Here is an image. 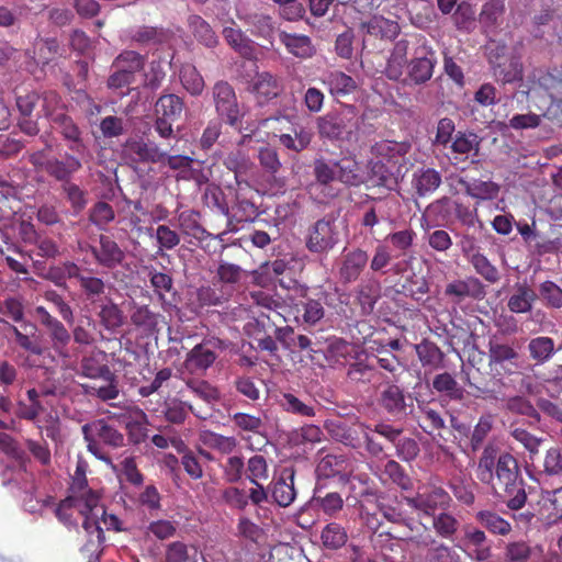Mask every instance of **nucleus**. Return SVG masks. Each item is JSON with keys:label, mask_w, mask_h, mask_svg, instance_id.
Listing matches in <instances>:
<instances>
[{"label": "nucleus", "mask_w": 562, "mask_h": 562, "mask_svg": "<svg viewBox=\"0 0 562 562\" xmlns=\"http://www.w3.org/2000/svg\"><path fill=\"white\" fill-rule=\"evenodd\" d=\"M37 327L25 319V308L21 299L7 296L0 301V334L13 340L21 349L42 356L45 348L36 337Z\"/></svg>", "instance_id": "obj_1"}, {"label": "nucleus", "mask_w": 562, "mask_h": 562, "mask_svg": "<svg viewBox=\"0 0 562 562\" xmlns=\"http://www.w3.org/2000/svg\"><path fill=\"white\" fill-rule=\"evenodd\" d=\"M494 494L499 497L509 509L518 510L527 502L525 482L520 474L517 459L503 452L498 456L496 470L493 474V481L487 482Z\"/></svg>", "instance_id": "obj_2"}, {"label": "nucleus", "mask_w": 562, "mask_h": 562, "mask_svg": "<svg viewBox=\"0 0 562 562\" xmlns=\"http://www.w3.org/2000/svg\"><path fill=\"white\" fill-rule=\"evenodd\" d=\"M521 94L539 111L549 110L553 103L562 101V77L543 69H533L519 83L516 95Z\"/></svg>", "instance_id": "obj_3"}, {"label": "nucleus", "mask_w": 562, "mask_h": 562, "mask_svg": "<svg viewBox=\"0 0 562 562\" xmlns=\"http://www.w3.org/2000/svg\"><path fill=\"white\" fill-rule=\"evenodd\" d=\"M374 143L372 151L381 159L370 162V170L366 179L367 189H385L394 190L397 187V177L393 170L386 166L384 160L395 167L400 164V159L407 153L408 143Z\"/></svg>", "instance_id": "obj_4"}, {"label": "nucleus", "mask_w": 562, "mask_h": 562, "mask_svg": "<svg viewBox=\"0 0 562 562\" xmlns=\"http://www.w3.org/2000/svg\"><path fill=\"white\" fill-rule=\"evenodd\" d=\"M487 347L488 368L494 376L503 379L522 369L524 359L517 340L509 344L494 337L490 339Z\"/></svg>", "instance_id": "obj_5"}, {"label": "nucleus", "mask_w": 562, "mask_h": 562, "mask_svg": "<svg viewBox=\"0 0 562 562\" xmlns=\"http://www.w3.org/2000/svg\"><path fill=\"white\" fill-rule=\"evenodd\" d=\"M83 439L87 442V449L90 453L100 460H105L101 443L112 448H119L124 445V436L104 419H94L81 427Z\"/></svg>", "instance_id": "obj_6"}, {"label": "nucleus", "mask_w": 562, "mask_h": 562, "mask_svg": "<svg viewBox=\"0 0 562 562\" xmlns=\"http://www.w3.org/2000/svg\"><path fill=\"white\" fill-rule=\"evenodd\" d=\"M226 348L225 342L216 337L204 338L187 352L183 369L191 375L203 376L215 363L220 352Z\"/></svg>", "instance_id": "obj_7"}, {"label": "nucleus", "mask_w": 562, "mask_h": 562, "mask_svg": "<svg viewBox=\"0 0 562 562\" xmlns=\"http://www.w3.org/2000/svg\"><path fill=\"white\" fill-rule=\"evenodd\" d=\"M29 160L36 170L45 171L63 183L69 181L71 176L81 168V162L74 156H66L63 159L54 157L49 145L42 150L32 153Z\"/></svg>", "instance_id": "obj_8"}, {"label": "nucleus", "mask_w": 562, "mask_h": 562, "mask_svg": "<svg viewBox=\"0 0 562 562\" xmlns=\"http://www.w3.org/2000/svg\"><path fill=\"white\" fill-rule=\"evenodd\" d=\"M71 499V508L83 517L82 527L90 535H95L99 543L104 541V533L100 526L99 514H104V506L100 504L99 492H89L88 495H68Z\"/></svg>", "instance_id": "obj_9"}, {"label": "nucleus", "mask_w": 562, "mask_h": 562, "mask_svg": "<svg viewBox=\"0 0 562 562\" xmlns=\"http://www.w3.org/2000/svg\"><path fill=\"white\" fill-rule=\"evenodd\" d=\"M338 243L339 231L336 220L330 215L317 220L307 228L305 247L312 254H328Z\"/></svg>", "instance_id": "obj_10"}, {"label": "nucleus", "mask_w": 562, "mask_h": 562, "mask_svg": "<svg viewBox=\"0 0 562 562\" xmlns=\"http://www.w3.org/2000/svg\"><path fill=\"white\" fill-rule=\"evenodd\" d=\"M184 110L183 100L176 94H164L156 102V112L158 114L154 125L148 127V133L144 135L154 136V130L157 136L161 138H169L172 135V124L181 117Z\"/></svg>", "instance_id": "obj_11"}, {"label": "nucleus", "mask_w": 562, "mask_h": 562, "mask_svg": "<svg viewBox=\"0 0 562 562\" xmlns=\"http://www.w3.org/2000/svg\"><path fill=\"white\" fill-rule=\"evenodd\" d=\"M307 292V288L295 285L290 290L286 300L289 301V306L296 313V319L301 316L303 323L315 325L325 315L323 299L310 297Z\"/></svg>", "instance_id": "obj_12"}, {"label": "nucleus", "mask_w": 562, "mask_h": 562, "mask_svg": "<svg viewBox=\"0 0 562 562\" xmlns=\"http://www.w3.org/2000/svg\"><path fill=\"white\" fill-rule=\"evenodd\" d=\"M314 181L308 184V193L319 203H327L339 194L336 169L322 159L314 162Z\"/></svg>", "instance_id": "obj_13"}, {"label": "nucleus", "mask_w": 562, "mask_h": 562, "mask_svg": "<svg viewBox=\"0 0 562 562\" xmlns=\"http://www.w3.org/2000/svg\"><path fill=\"white\" fill-rule=\"evenodd\" d=\"M35 315L48 337L52 349L61 358H67L71 334L65 324L53 316L44 306L35 307Z\"/></svg>", "instance_id": "obj_14"}, {"label": "nucleus", "mask_w": 562, "mask_h": 562, "mask_svg": "<svg viewBox=\"0 0 562 562\" xmlns=\"http://www.w3.org/2000/svg\"><path fill=\"white\" fill-rule=\"evenodd\" d=\"M212 98L218 116L225 117L229 127L238 130L241 113L232 85L225 80L216 81L212 87Z\"/></svg>", "instance_id": "obj_15"}, {"label": "nucleus", "mask_w": 562, "mask_h": 562, "mask_svg": "<svg viewBox=\"0 0 562 562\" xmlns=\"http://www.w3.org/2000/svg\"><path fill=\"white\" fill-rule=\"evenodd\" d=\"M369 262V254L360 247L345 248L336 262V277L342 285L359 280Z\"/></svg>", "instance_id": "obj_16"}, {"label": "nucleus", "mask_w": 562, "mask_h": 562, "mask_svg": "<svg viewBox=\"0 0 562 562\" xmlns=\"http://www.w3.org/2000/svg\"><path fill=\"white\" fill-rule=\"evenodd\" d=\"M406 504L423 513L425 516H434L437 510H447L450 508L452 498L450 494L441 486H429L424 492H418L413 497L404 498Z\"/></svg>", "instance_id": "obj_17"}, {"label": "nucleus", "mask_w": 562, "mask_h": 562, "mask_svg": "<svg viewBox=\"0 0 562 562\" xmlns=\"http://www.w3.org/2000/svg\"><path fill=\"white\" fill-rule=\"evenodd\" d=\"M414 38L417 44H420V52H416L420 56L413 58L407 64L408 78L415 85H423L431 79L437 59L431 47L426 45L425 36L416 35Z\"/></svg>", "instance_id": "obj_18"}, {"label": "nucleus", "mask_w": 562, "mask_h": 562, "mask_svg": "<svg viewBox=\"0 0 562 562\" xmlns=\"http://www.w3.org/2000/svg\"><path fill=\"white\" fill-rule=\"evenodd\" d=\"M516 226L528 251L533 255L544 256L555 254L562 246L560 238L551 239L546 234L537 231L535 222H532L531 225L518 222Z\"/></svg>", "instance_id": "obj_19"}, {"label": "nucleus", "mask_w": 562, "mask_h": 562, "mask_svg": "<svg viewBox=\"0 0 562 562\" xmlns=\"http://www.w3.org/2000/svg\"><path fill=\"white\" fill-rule=\"evenodd\" d=\"M258 132L267 138H279V140H304L302 131L286 115H279L262 120L258 125Z\"/></svg>", "instance_id": "obj_20"}, {"label": "nucleus", "mask_w": 562, "mask_h": 562, "mask_svg": "<svg viewBox=\"0 0 562 562\" xmlns=\"http://www.w3.org/2000/svg\"><path fill=\"white\" fill-rule=\"evenodd\" d=\"M90 251L101 267L114 269L125 260V252L120 245L110 236L101 234L99 245L90 246Z\"/></svg>", "instance_id": "obj_21"}, {"label": "nucleus", "mask_w": 562, "mask_h": 562, "mask_svg": "<svg viewBox=\"0 0 562 562\" xmlns=\"http://www.w3.org/2000/svg\"><path fill=\"white\" fill-rule=\"evenodd\" d=\"M485 294L483 283L475 277L453 280L445 288V295L456 304L463 302L468 297L482 300Z\"/></svg>", "instance_id": "obj_22"}, {"label": "nucleus", "mask_w": 562, "mask_h": 562, "mask_svg": "<svg viewBox=\"0 0 562 562\" xmlns=\"http://www.w3.org/2000/svg\"><path fill=\"white\" fill-rule=\"evenodd\" d=\"M130 312L132 325L145 336L150 337L159 331V323L162 319V316L153 311L149 305L139 304L133 301L131 303Z\"/></svg>", "instance_id": "obj_23"}, {"label": "nucleus", "mask_w": 562, "mask_h": 562, "mask_svg": "<svg viewBox=\"0 0 562 562\" xmlns=\"http://www.w3.org/2000/svg\"><path fill=\"white\" fill-rule=\"evenodd\" d=\"M294 475L295 472L292 468H285L270 485L271 496L281 507L290 506L296 497Z\"/></svg>", "instance_id": "obj_24"}, {"label": "nucleus", "mask_w": 562, "mask_h": 562, "mask_svg": "<svg viewBox=\"0 0 562 562\" xmlns=\"http://www.w3.org/2000/svg\"><path fill=\"white\" fill-rule=\"evenodd\" d=\"M222 35L226 44L241 57L247 59L256 58L257 49L255 42L237 26L235 21L232 20L229 25L224 26Z\"/></svg>", "instance_id": "obj_25"}, {"label": "nucleus", "mask_w": 562, "mask_h": 562, "mask_svg": "<svg viewBox=\"0 0 562 562\" xmlns=\"http://www.w3.org/2000/svg\"><path fill=\"white\" fill-rule=\"evenodd\" d=\"M418 542L419 548L427 549V562H462L460 554L451 546L434 535H425Z\"/></svg>", "instance_id": "obj_26"}, {"label": "nucleus", "mask_w": 562, "mask_h": 562, "mask_svg": "<svg viewBox=\"0 0 562 562\" xmlns=\"http://www.w3.org/2000/svg\"><path fill=\"white\" fill-rule=\"evenodd\" d=\"M281 409L290 415L301 418H313L316 416V403L310 397H300L294 393H281L278 398Z\"/></svg>", "instance_id": "obj_27"}, {"label": "nucleus", "mask_w": 562, "mask_h": 562, "mask_svg": "<svg viewBox=\"0 0 562 562\" xmlns=\"http://www.w3.org/2000/svg\"><path fill=\"white\" fill-rule=\"evenodd\" d=\"M282 90L281 80L268 71L257 74L250 87V91L261 104L277 98Z\"/></svg>", "instance_id": "obj_28"}, {"label": "nucleus", "mask_w": 562, "mask_h": 562, "mask_svg": "<svg viewBox=\"0 0 562 562\" xmlns=\"http://www.w3.org/2000/svg\"><path fill=\"white\" fill-rule=\"evenodd\" d=\"M201 214L194 210H184L177 214L178 227L181 234L198 240L199 243L215 236L207 232L200 222Z\"/></svg>", "instance_id": "obj_29"}, {"label": "nucleus", "mask_w": 562, "mask_h": 562, "mask_svg": "<svg viewBox=\"0 0 562 562\" xmlns=\"http://www.w3.org/2000/svg\"><path fill=\"white\" fill-rule=\"evenodd\" d=\"M468 195L476 200V206L482 201H493L497 199L501 192V186L491 179L483 180L476 178H467L460 181Z\"/></svg>", "instance_id": "obj_30"}, {"label": "nucleus", "mask_w": 562, "mask_h": 562, "mask_svg": "<svg viewBox=\"0 0 562 562\" xmlns=\"http://www.w3.org/2000/svg\"><path fill=\"white\" fill-rule=\"evenodd\" d=\"M538 295L526 282H517L507 300V307L515 314L530 313Z\"/></svg>", "instance_id": "obj_31"}, {"label": "nucleus", "mask_w": 562, "mask_h": 562, "mask_svg": "<svg viewBox=\"0 0 562 562\" xmlns=\"http://www.w3.org/2000/svg\"><path fill=\"white\" fill-rule=\"evenodd\" d=\"M490 63L492 65L494 76L504 85L516 81H520L521 83L525 81L522 80L524 65L520 57L510 56L508 58H504L502 61H496L491 58Z\"/></svg>", "instance_id": "obj_32"}, {"label": "nucleus", "mask_w": 562, "mask_h": 562, "mask_svg": "<svg viewBox=\"0 0 562 562\" xmlns=\"http://www.w3.org/2000/svg\"><path fill=\"white\" fill-rule=\"evenodd\" d=\"M233 213L228 212L226 217V228L218 233L225 234L231 231L237 229L236 225L239 223L254 222L259 215L257 205L248 199L237 198L236 204L232 209Z\"/></svg>", "instance_id": "obj_33"}, {"label": "nucleus", "mask_w": 562, "mask_h": 562, "mask_svg": "<svg viewBox=\"0 0 562 562\" xmlns=\"http://www.w3.org/2000/svg\"><path fill=\"white\" fill-rule=\"evenodd\" d=\"M379 404L393 416L405 414L406 403L403 389L396 382H387L385 389L380 394Z\"/></svg>", "instance_id": "obj_34"}, {"label": "nucleus", "mask_w": 562, "mask_h": 562, "mask_svg": "<svg viewBox=\"0 0 562 562\" xmlns=\"http://www.w3.org/2000/svg\"><path fill=\"white\" fill-rule=\"evenodd\" d=\"M244 270L240 266L221 260L214 280L222 285L223 293L231 296L240 283Z\"/></svg>", "instance_id": "obj_35"}, {"label": "nucleus", "mask_w": 562, "mask_h": 562, "mask_svg": "<svg viewBox=\"0 0 562 562\" xmlns=\"http://www.w3.org/2000/svg\"><path fill=\"white\" fill-rule=\"evenodd\" d=\"M415 352L423 368H428L431 371L443 368L446 355L434 341L423 339L415 345Z\"/></svg>", "instance_id": "obj_36"}, {"label": "nucleus", "mask_w": 562, "mask_h": 562, "mask_svg": "<svg viewBox=\"0 0 562 562\" xmlns=\"http://www.w3.org/2000/svg\"><path fill=\"white\" fill-rule=\"evenodd\" d=\"M431 517V527L435 537L453 541L460 529V520L456 515L447 510H441Z\"/></svg>", "instance_id": "obj_37"}, {"label": "nucleus", "mask_w": 562, "mask_h": 562, "mask_svg": "<svg viewBox=\"0 0 562 562\" xmlns=\"http://www.w3.org/2000/svg\"><path fill=\"white\" fill-rule=\"evenodd\" d=\"M279 40L286 50L299 58H310L315 54V47L311 38L303 34H291L285 31L279 32Z\"/></svg>", "instance_id": "obj_38"}, {"label": "nucleus", "mask_w": 562, "mask_h": 562, "mask_svg": "<svg viewBox=\"0 0 562 562\" xmlns=\"http://www.w3.org/2000/svg\"><path fill=\"white\" fill-rule=\"evenodd\" d=\"M97 316L100 325L109 331H115L125 323L123 310L110 297L99 305Z\"/></svg>", "instance_id": "obj_39"}, {"label": "nucleus", "mask_w": 562, "mask_h": 562, "mask_svg": "<svg viewBox=\"0 0 562 562\" xmlns=\"http://www.w3.org/2000/svg\"><path fill=\"white\" fill-rule=\"evenodd\" d=\"M361 30L369 35L394 40L400 34L401 26L396 21L383 15H373L369 21L361 23Z\"/></svg>", "instance_id": "obj_40"}, {"label": "nucleus", "mask_w": 562, "mask_h": 562, "mask_svg": "<svg viewBox=\"0 0 562 562\" xmlns=\"http://www.w3.org/2000/svg\"><path fill=\"white\" fill-rule=\"evenodd\" d=\"M246 23L250 26V33L268 43V47H273L274 35L278 32L272 16L262 13L249 15Z\"/></svg>", "instance_id": "obj_41"}, {"label": "nucleus", "mask_w": 562, "mask_h": 562, "mask_svg": "<svg viewBox=\"0 0 562 562\" xmlns=\"http://www.w3.org/2000/svg\"><path fill=\"white\" fill-rule=\"evenodd\" d=\"M347 376L356 383H370L374 386L381 384L382 373L373 363L367 360H358L351 363L347 370Z\"/></svg>", "instance_id": "obj_42"}, {"label": "nucleus", "mask_w": 562, "mask_h": 562, "mask_svg": "<svg viewBox=\"0 0 562 562\" xmlns=\"http://www.w3.org/2000/svg\"><path fill=\"white\" fill-rule=\"evenodd\" d=\"M313 502L328 517H337L344 508L342 496L337 492H325L322 486L314 490Z\"/></svg>", "instance_id": "obj_43"}, {"label": "nucleus", "mask_w": 562, "mask_h": 562, "mask_svg": "<svg viewBox=\"0 0 562 562\" xmlns=\"http://www.w3.org/2000/svg\"><path fill=\"white\" fill-rule=\"evenodd\" d=\"M199 441L204 447L215 450L221 454H231L238 447V440L236 437L224 436L209 429L200 431Z\"/></svg>", "instance_id": "obj_44"}, {"label": "nucleus", "mask_w": 562, "mask_h": 562, "mask_svg": "<svg viewBox=\"0 0 562 562\" xmlns=\"http://www.w3.org/2000/svg\"><path fill=\"white\" fill-rule=\"evenodd\" d=\"M380 282L374 279L361 280L357 285L356 299L361 306L362 314H370L380 296Z\"/></svg>", "instance_id": "obj_45"}, {"label": "nucleus", "mask_w": 562, "mask_h": 562, "mask_svg": "<svg viewBox=\"0 0 562 562\" xmlns=\"http://www.w3.org/2000/svg\"><path fill=\"white\" fill-rule=\"evenodd\" d=\"M146 56L135 50L125 49L121 52L113 60L112 68L125 70L126 74L135 81L138 72L144 70Z\"/></svg>", "instance_id": "obj_46"}, {"label": "nucleus", "mask_w": 562, "mask_h": 562, "mask_svg": "<svg viewBox=\"0 0 562 562\" xmlns=\"http://www.w3.org/2000/svg\"><path fill=\"white\" fill-rule=\"evenodd\" d=\"M453 202L449 198H442L430 203L424 213V218L428 222V225L440 226L448 223L453 213Z\"/></svg>", "instance_id": "obj_47"}, {"label": "nucleus", "mask_w": 562, "mask_h": 562, "mask_svg": "<svg viewBox=\"0 0 562 562\" xmlns=\"http://www.w3.org/2000/svg\"><path fill=\"white\" fill-rule=\"evenodd\" d=\"M498 459V448L494 443H488L483 448L477 462L476 476L486 484L493 481V474L496 470Z\"/></svg>", "instance_id": "obj_48"}, {"label": "nucleus", "mask_w": 562, "mask_h": 562, "mask_svg": "<svg viewBox=\"0 0 562 562\" xmlns=\"http://www.w3.org/2000/svg\"><path fill=\"white\" fill-rule=\"evenodd\" d=\"M188 26L199 43L206 47L218 44V37L212 26L200 15L192 14L188 18Z\"/></svg>", "instance_id": "obj_49"}, {"label": "nucleus", "mask_w": 562, "mask_h": 562, "mask_svg": "<svg viewBox=\"0 0 562 562\" xmlns=\"http://www.w3.org/2000/svg\"><path fill=\"white\" fill-rule=\"evenodd\" d=\"M324 428L331 439L345 446L356 448L358 445L357 432L353 428L349 427L345 422L339 419H327L324 423Z\"/></svg>", "instance_id": "obj_50"}, {"label": "nucleus", "mask_w": 562, "mask_h": 562, "mask_svg": "<svg viewBox=\"0 0 562 562\" xmlns=\"http://www.w3.org/2000/svg\"><path fill=\"white\" fill-rule=\"evenodd\" d=\"M509 435L528 451L530 459L538 454L540 446L543 442V438L531 434L524 427V424L518 422H514L509 425Z\"/></svg>", "instance_id": "obj_51"}, {"label": "nucleus", "mask_w": 562, "mask_h": 562, "mask_svg": "<svg viewBox=\"0 0 562 562\" xmlns=\"http://www.w3.org/2000/svg\"><path fill=\"white\" fill-rule=\"evenodd\" d=\"M64 49L60 47L57 38L41 37L34 43V58L37 64L47 65L61 56Z\"/></svg>", "instance_id": "obj_52"}, {"label": "nucleus", "mask_w": 562, "mask_h": 562, "mask_svg": "<svg viewBox=\"0 0 562 562\" xmlns=\"http://www.w3.org/2000/svg\"><path fill=\"white\" fill-rule=\"evenodd\" d=\"M533 555V547L522 539L508 541L503 548L504 562H530Z\"/></svg>", "instance_id": "obj_53"}, {"label": "nucleus", "mask_w": 562, "mask_h": 562, "mask_svg": "<svg viewBox=\"0 0 562 562\" xmlns=\"http://www.w3.org/2000/svg\"><path fill=\"white\" fill-rule=\"evenodd\" d=\"M318 131L323 138L340 140L347 132L345 119L337 114H327L318 120Z\"/></svg>", "instance_id": "obj_54"}, {"label": "nucleus", "mask_w": 562, "mask_h": 562, "mask_svg": "<svg viewBox=\"0 0 562 562\" xmlns=\"http://www.w3.org/2000/svg\"><path fill=\"white\" fill-rule=\"evenodd\" d=\"M324 83L335 97L350 94L357 89L355 79L339 70L330 71L324 79Z\"/></svg>", "instance_id": "obj_55"}, {"label": "nucleus", "mask_w": 562, "mask_h": 562, "mask_svg": "<svg viewBox=\"0 0 562 562\" xmlns=\"http://www.w3.org/2000/svg\"><path fill=\"white\" fill-rule=\"evenodd\" d=\"M79 289L86 300L97 303L105 294L106 283L102 278L95 277L91 270H87L78 283Z\"/></svg>", "instance_id": "obj_56"}, {"label": "nucleus", "mask_w": 562, "mask_h": 562, "mask_svg": "<svg viewBox=\"0 0 562 562\" xmlns=\"http://www.w3.org/2000/svg\"><path fill=\"white\" fill-rule=\"evenodd\" d=\"M348 459L344 453H327L321 458L316 465V473L322 477H333L342 473L347 468Z\"/></svg>", "instance_id": "obj_57"}, {"label": "nucleus", "mask_w": 562, "mask_h": 562, "mask_svg": "<svg viewBox=\"0 0 562 562\" xmlns=\"http://www.w3.org/2000/svg\"><path fill=\"white\" fill-rule=\"evenodd\" d=\"M475 520L491 533L506 536L512 531V525L492 510H479L474 515Z\"/></svg>", "instance_id": "obj_58"}, {"label": "nucleus", "mask_w": 562, "mask_h": 562, "mask_svg": "<svg viewBox=\"0 0 562 562\" xmlns=\"http://www.w3.org/2000/svg\"><path fill=\"white\" fill-rule=\"evenodd\" d=\"M461 380L469 386V393L476 397H484L488 392V383L481 376L480 369L461 366Z\"/></svg>", "instance_id": "obj_59"}, {"label": "nucleus", "mask_w": 562, "mask_h": 562, "mask_svg": "<svg viewBox=\"0 0 562 562\" xmlns=\"http://www.w3.org/2000/svg\"><path fill=\"white\" fill-rule=\"evenodd\" d=\"M106 383L103 385L81 384V389L86 395L98 397L102 402L115 400L120 394L119 383L115 375L103 378Z\"/></svg>", "instance_id": "obj_60"}, {"label": "nucleus", "mask_w": 562, "mask_h": 562, "mask_svg": "<svg viewBox=\"0 0 562 562\" xmlns=\"http://www.w3.org/2000/svg\"><path fill=\"white\" fill-rule=\"evenodd\" d=\"M180 81L182 87L194 97L201 95L204 88L205 82L202 75L195 68V66L191 64H186L180 69Z\"/></svg>", "instance_id": "obj_61"}, {"label": "nucleus", "mask_w": 562, "mask_h": 562, "mask_svg": "<svg viewBox=\"0 0 562 562\" xmlns=\"http://www.w3.org/2000/svg\"><path fill=\"white\" fill-rule=\"evenodd\" d=\"M338 181L348 186H359L362 178L359 173V164L352 158H342L335 162Z\"/></svg>", "instance_id": "obj_62"}, {"label": "nucleus", "mask_w": 562, "mask_h": 562, "mask_svg": "<svg viewBox=\"0 0 562 562\" xmlns=\"http://www.w3.org/2000/svg\"><path fill=\"white\" fill-rule=\"evenodd\" d=\"M321 539L326 549L338 550L346 544L348 536L342 526L337 522H329L324 527Z\"/></svg>", "instance_id": "obj_63"}, {"label": "nucleus", "mask_w": 562, "mask_h": 562, "mask_svg": "<svg viewBox=\"0 0 562 562\" xmlns=\"http://www.w3.org/2000/svg\"><path fill=\"white\" fill-rule=\"evenodd\" d=\"M528 351L537 363H544L554 353V341L546 336L532 338L528 344Z\"/></svg>", "instance_id": "obj_64"}]
</instances>
